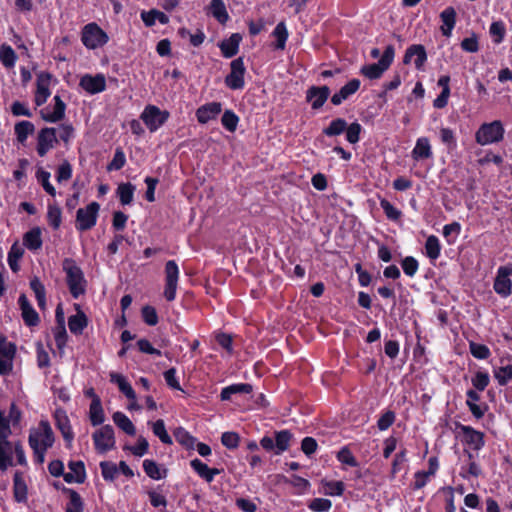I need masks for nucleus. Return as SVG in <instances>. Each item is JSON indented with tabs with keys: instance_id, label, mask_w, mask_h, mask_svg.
Masks as SVG:
<instances>
[{
	"instance_id": "nucleus-1",
	"label": "nucleus",
	"mask_w": 512,
	"mask_h": 512,
	"mask_svg": "<svg viewBox=\"0 0 512 512\" xmlns=\"http://www.w3.org/2000/svg\"><path fill=\"white\" fill-rule=\"evenodd\" d=\"M55 440V433L47 419H41L29 429L28 444L35 463L42 465L45 462L46 453L53 447Z\"/></svg>"
},
{
	"instance_id": "nucleus-2",
	"label": "nucleus",
	"mask_w": 512,
	"mask_h": 512,
	"mask_svg": "<svg viewBox=\"0 0 512 512\" xmlns=\"http://www.w3.org/2000/svg\"><path fill=\"white\" fill-rule=\"evenodd\" d=\"M66 273V282L73 298L77 299L86 291V280L81 268L71 258H65L62 263Z\"/></svg>"
},
{
	"instance_id": "nucleus-3",
	"label": "nucleus",
	"mask_w": 512,
	"mask_h": 512,
	"mask_svg": "<svg viewBox=\"0 0 512 512\" xmlns=\"http://www.w3.org/2000/svg\"><path fill=\"white\" fill-rule=\"evenodd\" d=\"M11 434L9 420L5 412L0 410V470L2 471L13 464V443L9 440Z\"/></svg>"
},
{
	"instance_id": "nucleus-4",
	"label": "nucleus",
	"mask_w": 512,
	"mask_h": 512,
	"mask_svg": "<svg viewBox=\"0 0 512 512\" xmlns=\"http://www.w3.org/2000/svg\"><path fill=\"white\" fill-rule=\"evenodd\" d=\"M504 127L500 120L482 124L475 133V140L478 144L484 146L492 143H498L504 138Z\"/></svg>"
},
{
	"instance_id": "nucleus-5",
	"label": "nucleus",
	"mask_w": 512,
	"mask_h": 512,
	"mask_svg": "<svg viewBox=\"0 0 512 512\" xmlns=\"http://www.w3.org/2000/svg\"><path fill=\"white\" fill-rule=\"evenodd\" d=\"M81 41L90 50L103 47L108 41L107 33L95 22L86 24L81 30Z\"/></svg>"
},
{
	"instance_id": "nucleus-6",
	"label": "nucleus",
	"mask_w": 512,
	"mask_h": 512,
	"mask_svg": "<svg viewBox=\"0 0 512 512\" xmlns=\"http://www.w3.org/2000/svg\"><path fill=\"white\" fill-rule=\"evenodd\" d=\"M395 55V49L393 45H388L380 60L377 63L365 65L361 68V74L368 79H379L383 73L390 67L393 62Z\"/></svg>"
},
{
	"instance_id": "nucleus-7",
	"label": "nucleus",
	"mask_w": 512,
	"mask_h": 512,
	"mask_svg": "<svg viewBox=\"0 0 512 512\" xmlns=\"http://www.w3.org/2000/svg\"><path fill=\"white\" fill-rule=\"evenodd\" d=\"M93 445L98 454H106L116 445L115 432L111 425H103L92 434Z\"/></svg>"
},
{
	"instance_id": "nucleus-8",
	"label": "nucleus",
	"mask_w": 512,
	"mask_h": 512,
	"mask_svg": "<svg viewBox=\"0 0 512 512\" xmlns=\"http://www.w3.org/2000/svg\"><path fill=\"white\" fill-rule=\"evenodd\" d=\"M100 205L91 202L84 208H79L76 213V228L79 231H86L96 225Z\"/></svg>"
},
{
	"instance_id": "nucleus-9",
	"label": "nucleus",
	"mask_w": 512,
	"mask_h": 512,
	"mask_svg": "<svg viewBox=\"0 0 512 512\" xmlns=\"http://www.w3.org/2000/svg\"><path fill=\"white\" fill-rule=\"evenodd\" d=\"M58 143L55 127L41 128L36 137V152L39 157H45Z\"/></svg>"
},
{
	"instance_id": "nucleus-10",
	"label": "nucleus",
	"mask_w": 512,
	"mask_h": 512,
	"mask_svg": "<svg viewBox=\"0 0 512 512\" xmlns=\"http://www.w3.org/2000/svg\"><path fill=\"white\" fill-rule=\"evenodd\" d=\"M165 288L163 296L167 301H173L176 297L178 286L179 268L174 260H169L165 264Z\"/></svg>"
},
{
	"instance_id": "nucleus-11",
	"label": "nucleus",
	"mask_w": 512,
	"mask_h": 512,
	"mask_svg": "<svg viewBox=\"0 0 512 512\" xmlns=\"http://www.w3.org/2000/svg\"><path fill=\"white\" fill-rule=\"evenodd\" d=\"M66 104L60 98L55 95L53 97V104L41 108L39 111L42 120L48 123H58L65 117Z\"/></svg>"
},
{
	"instance_id": "nucleus-12",
	"label": "nucleus",
	"mask_w": 512,
	"mask_h": 512,
	"mask_svg": "<svg viewBox=\"0 0 512 512\" xmlns=\"http://www.w3.org/2000/svg\"><path fill=\"white\" fill-rule=\"evenodd\" d=\"M231 71L225 77V84L232 90H239L244 87V75H245V66L243 62V58L239 57L234 59L230 64Z\"/></svg>"
},
{
	"instance_id": "nucleus-13",
	"label": "nucleus",
	"mask_w": 512,
	"mask_h": 512,
	"mask_svg": "<svg viewBox=\"0 0 512 512\" xmlns=\"http://www.w3.org/2000/svg\"><path fill=\"white\" fill-rule=\"evenodd\" d=\"M51 75L48 73H40L36 79V90L34 94V103L36 107H41L46 103L51 95Z\"/></svg>"
},
{
	"instance_id": "nucleus-14",
	"label": "nucleus",
	"mask_w": 512,
	"mask_h": 512,
	"mask_svg": "<svg viewBox=\"0 0 512 512\" xmlns=\"http://www.w3.org/2000/svg\"><path fill=\"white\" fill-rule=\"evenodd\" d=\"M79 86L90 95L98 94L106 89V77L101 73L85 74L80 78Z\"/></svg>"
},
{
	"instance_id": "nucleus-15",
	"label": "nucleus",
	"mask_w": 512,
	"mask_h": 512,
	"mask_svg": "<svg viewBox=\"0 0 512 512\" xmlns=\"http://www.w3.org/2000/svg\"><path fill=\"white\" fill-rule=\"evenodd\" d=\"M510 275H512V267L501 266L498 269L493 287L495 292L502 297H507L511 294L512 281L509 278Z\"/></svg>"
},
{
	"instance_id": "nucleus-16",
	"label": "nucleus",
	"mask_w": 512,
	"mask_h": 512,
	"mask_svg": "<svg viewBox=\"0 0 512 512\" xmlns=\"http://www.w3.org/2000/svg\"><path fill=\"white\" fill-rule=\"evenodd\" d=\"M330 95L328 86H311L306 92V100L311 103L314 110L320 109Z\"/></svg>"
},
{
	"instance_id": "nucleus-17",
	"label": "nucleus",
	"mask_w": 512,
	"mask_h": 512,
	"mask_svg": "<svg viewBox=\"0 0 512 512\" xmlns=\"http://www.w3.org/2000/svg\"><path fill=\"white\" fill-rule=\"evenodd\" d=\"M413 57H415L414 64H415L416 69H418V70L422 69L425 62L427 61V53H426L425 47L421 44H413V45L409 46L405 51V54L403 57V63L404 64L411 63Z\"/></svg>"
},
{
	"instance_id": "nucleus-18",
	"label": "nucleus",
	"mask_w": 512,
	"mask_h": 512,
	"mask_svg": "<svg viewBox=\"0 0 512 512\" xmlns=\"http://www.w3.org/2000/svg\"><path fill=\"white\" fill-rule=\"evenodd\" d=\"M18 304L21 310V316L23 318L24 323L30 327L38 325L39 315L30 304L26 295H20L18 299Z\"/></svg>"
},
{
	"instance_id": "nucleus-19",
	"label": "nucleus",
	"mask_w": 512,
	"mask_h": 512,
	"mask_svg": "<svg viewBox=\"0 0 512 512\" xmlns=\"http://www.w3.org/2000/svg\"><path fill=\"white\" fill-rule=\"evenodd\" d=\"M222 105L219 102H210L200 106L196 111V117L199 123L206 124L221 113Z\"/></svg>"
},
{
	"instance_id": "nucleus-20",
	"label": "nucleus",
	"mask_w": 512,
	"mask_h": 512,
	"mask_svg": "<svg viewBox=\"0 0 512 512\" xmlns=\"http://www.w3.org/2000/svg\"><path fill=\"white\" fill-rule=\"evenodd\" d=\"M35 132V125L28 120H21L14 125V135L17 144L26 146L28 138Z\"/></svg>"
},
{
	"instance_id": "nucleus-21",
	"label": "nucleus",
	"mask_w": 512,
	"mask_h": 512,
	"mask_svg": "<svg viewBox=\"0 0 512 512\" xmlns=\"http://www.w3.org/2000/svg\"><path fill=\"white\" fill-rule=\"evenodd\" d=\"M74 308L77 313L68 318V327L72 334L80 335L88 325V318L79 304H74Z\"/></svg>"
},
{
	"instance_id": "nucleus-22",
	"label": "nucleus",
	"mask_w": 512,
	"mask_h": 512,
	"mask_svg": "<svg viewBox=\"0 0 512 512\" xmlns=\"http://www.w3.org/2000/svg\"><path fill=\"white\" fill-rule=\"evenodd\" d=\"M460 430L464 436L465 442L472 446L473 449L480 450L484 446V434L482 432L466 425H460Z\"/></svg>"
},
{
	"instance_id": "nucleus-23",
	"label": "nucleus",
	"mask_w": 512,
	"mask_h": 512,
	"mask_svg": "<svg viewBox=\"0 0 512 512\" xmlns=\"http://www.w3.org/2000/svg\"><path fill=\"white\" fill-rule=\"evenodd\" d=\"M54 418L64 440L70 444L74 439V433L67 414L64 411H56Z\"/></svg>"
},
{
	"instance_id": "nucleus-24",
	"label": "nucleus",
	"mask_w": 512,
	"mask_h": 512,
	"mask_svg": "<svg viewBox=\"0 0 512 512\" xmlns=\"http://www.w3.org/2000/svg\"><path fill=\"white\" fill-rule=\"evenodd\" d=\"M360 88V80L352 79L345 84L338 92L331 97L333 105H340L343 101L347 100L351 95L356 93Z\"/></svg>"
},
{
	"instance_id": "nucleus-25",
	"label": "nucleus",
	"mask_w": 512,
	"mask_h": 512,
	"mask_svg": "<svg viewBox=\"0 0 512 512\" xmlns=\"http://www.w3.org/2000/svg\"><path fill=\"white\" fill-rule=\"evenodd\" d=\"M69 472L63 474L67 483H82L85 480V467L81 461H71L68 464Z\"/></svg>"
},
{
	"instance_id": "nucleus-26",
	"label": "nucleus",
	"mask_w": 512,
	"mask_h": 512,
	"mask_svg": "<svg viewBox=\"0 0 512 512\" xmlns=\"http://www.w3.org/2000/svg\"><path fill=\"white\" fill-rule=\"evenodd\" d=\"M89 420L93 426L102 425L105 421V413L99 396L94 395L89 406Z\"/></svg>"
},
{
	"instance_id": "nucleus-27",
	"label": "nucleus",
	"mask_w": 512,
	"mask_h": 512,
	"mask_svg": "<svg viewBox=\"0 0 512 512\" xmlns=\"http://www.w3.org/2000/svg\"><path fill=\"white\" fill-rule=\"evenodd\" d=\"M141 119L151 132L156 131L160 125L159 108L153 105L147 106L141 114Z\"/></svg>"
},
{
	"instance_id": "nucleus-28",
	"label": "nucleus",
	"mask_w": 512,
	"mask_h": 512,
	"mask_svg": "<svg viewBox=\"0 0 512 512\" xmlns=\"http://www.w3.org/2000/svg\"><path fill=\"white\" fill-rule=\"evenodd\" d=\"M242 40V36L239 33L232 34L228 39L223 40L219 44V48L222 55L225 58H232L239 51V44Z\"/></svg>"
},
{
	"instance_id": "nucleus-29",
	"label": "nucleus",
	"mask_w": 512,
	"mask_h": 512,
	"mask_svg": "<svg viewBox=\"0 0 512 512\" xmlns=\"http://www.w3.org/2000/svg\"><path fill=\"white\" fill-rule=\"evenodd\" d=\"M24 253V247L18 241L11 245L7 255V262L10 269L14 273H17L20 270V260L22 259Z\"/></svg>"
},
{
	"instance_id": "nucleus-30",
	"label": "nucleus",
	"mask_w": 512,
	"mask_h": 512,
	"mask_svg": "<svg viewBox=\"0 0 512 512\" xmlns=\"http://www.w3.org/2000/svg\"><path fill=\"white\" fill-rule=\"evenodd\" d=\"M42 231L39 227H34L23 235V246L30 251L39 250L42 247Z\"/></svg>"
},
{
	"instance_id": "nucleus-31",
	"label": "nucleus",
	"mask_w": 512,
	"mask_h": 512,
	"mask_svg": "<svg viewBox=\"0 0 512 512\" xmlns=\"http://www.w3.org/2000/svg\"><path fill=\"white\" fill-rule=\"evenodd\" d=\"M193 470L205 481L212 482L214 477L220 473V470L217 468H209L205 463H203L199 459H193L190 462Z\"/></svg>"
},
{
	"instance_id": "nucleus-32",
	"label": "nucleus",
	"mask_w": 512,
	"mask_h": 512,
	"mask_svg": "<svg viewBox=\"0 0 512 512\" xmlns=\"http://www.w3.org/2000/svg\"><path fill=\"white\" fill-rule=\"evenodd\" d=\"M442 26L440 27L441 32L444 36H451L452 30L456 24V11L453 7H447L440 14Z\"/></svg>"
},
{
	"instance_id": "nucleus-33",
	"label": "nucleus",
	"mask_w": 512,
	"mask_h": 512,
	"mask_svg": "<svg viewBox=\"0 0 512 512\" xmlns=\"http://www.w3.org/2000/svg\"><path fill=\"white\" fill-rule=\"evenodd\" d=\"M252 390L253 387L249 383L232 384L222 389L220 398L222 401H228L234 394H249Z\"/></svg>"
},
{
	"instance_id": "nucleus-34",
	"label": "nucleus",
	"mask_w": 512,
	"mask_h": 512,
	"mask_svg": "<svg viewBox=\"0 0 512 512\" xmlns=\"http://www.w3.org/2000/svg\"><path fill=\"white\" fill-rule=\"evenodd\" d=\"M109 378L112 383L118 386L119 390L127 397V399H134L135 391L125 376L117 372H110Z\"/></svg>"
},
{
	"instance_id": "nucleus-35",
	"label": "nucleus",
	"mask_w": 512,
	"mask_h": 512,
	"mask_svg": "<svg viewBox=\"0 0 512 512\" xmlns=\"http://www.w3.org/2000/svg\"><path fill=\"white\" fill-rule=\"evenodd\" d=\"M114 424L124 433L130 436L136 434V428L132 421L121 411H116L112 415Z\"/></svg>"
},
{
	"instance_id": "nucleus-36",
	"label": "nucleus",
	"mask_w": 512,
	"mask_h": 512,
	"mask_svg": "<svg viewBox=\"0 0 512 512\" xmlns=\"http://www.w3.org/2000/svg\"><path fill=\"white\" fill-rule=\"evenodd\" d=\"M136 187L130 182L120 183L116 189V196L118 197L121 205H130L134 199Z\"/></svg>"
},
{
	"instance_id": "nucleus-37",
	"label": "nucleus",
	"mask_w": 512,
	"mask_h": 512,
	"mask_svg": "<svg viewBox=\"0 0 512 512\" xmlns=\"http://www.w3.org/2000/svg\"><path fill=\"white\" fill-rule=\"evenodd\" d=\"M432 156L431 146L428 138L422 137L419 138L416 142V145L412 151V157L415 160L419 159H428Z\"/></svg>"
},
{
	"instance_id": "nucleus-38",
	"label": "nucleus",
	"mask_w": 512,
	"mask_h": 512,
	"mask_svg": "<svg viewBox=\"0 0 512 512\" xmlns=\"http://www.w3.org/2000/svg\"><path fill=\"white\" fill-rule=\"evenodd\" d=\"M17 61V55L13 48L8 44L0 46V62L6 69L14 68Z\"/></svg>"
},
{
	"instance_id": "nucleus-39",
	"label": "nucleus",
	"mask_w": 512,
	"mask_h": 512,
	"mask_svg": "<svg viewBox=\"0 0 512 512\" xmlns=\"http://www.w3.org/2000/svg\"><path fill=\"white\" fill-rule=\"evenodd\" d=\"M208 9L212 16L222 24L226 23L229 19L223 0H211Z\"/></svg>"
},
{
	"instance_id": "nucleus-40",
	"label": "nucleus",
	"mask_w": 512,
	"mask_h": 512,
	"mask_svg": "<svg viewBox=\"0 0 512 512\" xmlns=\"http://www.w3.org/2000/svg\"><path fill=\"white\" fill-rule=\"evenodd\" d=\"M347 128V121L343 118L333 119L330 124L323 129V134L328 137L339 136Z\"/></svg>"
},
{
	"instance_id": "nucleus-41",
	"label": "nucleus",
	"mask_w": 512,
	"mask_h": 512,
	"mask_svg": "<svg viewBox=\"0 0 512 512\" xmlns=\"http://www.w3.org/2000/svg\"><path fill=\"white\" fill-rule=\"evenodd\" d=\"M292 438V434L288 430H282L275 432V453L281 454L286 451L290 446V441Z\"/></svg>"
},
{
	"instance_id": "nucleus-42",
	"label": "nucleus",
	"mask_w": 512,
	"mask_h": 512,
	"mask_svg": "<svg viewBox=\"0 0 512 512\" xmlns=\"http://www.w3.org/2000/svg\"><path fill=\"white\" fill-rule=\"evenodd\" d=\"M272 35L276 38V43L274 44L275 49L284 50L289 35L285 23H278L273 30Z\"/></svg>"
},
{
	"instance_id": "nucleus-43",
	"label": "nucleus",
	"mask_w": 512,
	"mask_h": 512,
	"mask_svg": "<svg viewBox=\"0 0 512 512\" xmlns=\"http://www.w3.org/2000/svg\"><path fill=\"white\" fill-rule=\"evenodd\" d=\"M68 502L66 504V512H83V501L79 493L75 490L68 489Z\"/></svg>"
},
{
	"instance_id": "nucleus-44",
	"label": "nucleus",
	"mask_w": 512,
	"mask_h": 512,
	"mask_svg": "<svg viewBox=\"0 0 512 512\" xmlns=\"http://www.w3.org/2000/svg\"><path fill=\"white\" fill-rule=\"evenodd\" d=\"M55 344L60 354H63L64 348L67 344L68 335L66 332L65 324L61 321L60 325H57L53 330Z\"/></svg>"
},
{
	"instance_id": "nucleus-45",
	"label": "nucleus",
	"mask_w": 512,
	"mask_h": 512,
	"mask_svg": "<svg viewBox=\"0 0 512 512\" xmlns=\"http://www.w3.org/2000/svg\"><path fill=\"white\" fill-rule=\"evenodd\" d=\"M30 287H31L32 291L35 294L38 306L41 309L45 308V305H46V292H45L44 285L41 283V281L37 277H34L30 281Z\"/></svg>"
},
{
	"instance_id": "nucleus-46",
	"label": "nucleus",
	"mask_w": 512,
	"mask_h": 512,
	"mask_svg": "<svg viewBox=\"0 0 512 512\" xmlns=\"http://www.w3.org/2000/svg\"><path fill=\"white\" fill-rule=\"evenodd\" d=\"M426 255L431 260H436L440 256L441 245L439 239L435 235H430L425 243Z\"/></svg>"
},
{
	"instance_id": "nucleus-47",
	"label": "nucleus",
	"mask_w": 512,
	"mask_h": 512,
	"mask_svg": "<svg viewBox=\"0 0 512 512\" xmlns=\"http://www.w3.org/2000/svg\"><path fill=\"white\" fill-rule=\"evenodd\" d=\"M47 221L54 229H58L62 222V212L58 205L48 204Z\"/></svg>"
},
{
	"instance_id": "nucleus-48",
	"label": "nucleus",
	"mask_w": 512,
	"mask_h": 512,
	"mask_svg": "<svg viewBox=\"0 0 512 512\" xmlns=\"http://www.w3.org/2000/svg\"><path fill=\"white\" fill-rule=\"evenodd\" d=\"M149 444L146 438L140 436L134 445H125L124 450L130 451L134 456L142 457L148 451Z\"/></svg>"
},
{
	"instance_id": "nucleus-49",
	"label": "nucleus",
	"mask_w": 512,
	"mask_h": 512,
	"mask_svg": "<svg viewBox=\"0 0 512 512\" xmlns=\"http://www.w3.org/2000/svg\"><path fill=\"white\" fill-rule=\"evenodd\" d=\"M36 178L46 193H48L52 197L56 195V190L54 186L50 183V173L48 171L39 169L36 173Z\"/></svg>"
},
{
	"instance_id": "nucleus-50",
	"label": "nucleus",
	"mask_w": 512,
	"mask_h": 512,
	"mask_svg": "<svg viewBox=\"0 0 512 512\" xmlns=\"http://www.w3.org/2000/svg\"><path fill=\"white\" fill-rule=\"evenodd\" d=\"M10 111L14 117H27L30 118L33 116L31 109L29 108L28 103L22 101H14L10 105Z\"/></svg>"
},
{
	"instance_id": "nucleus-51",
	"label": "nucleus",
	"mask_w": 512,
	"mask_h": 512,
	"mask_svg": "<svg viewBox=\"0 0 512 512\" xmlns=\"http://www.w3.org/2000/svg\"><path fill=\"white\" fill-rule=\"evenodd\" d=\"M163 377L170 389L184 392L180 385L179 377L177 376V370L175 368H169L164 371Z\"/></svg>"
},
{
	"instance_id": "nucleus-52",
	"label": "nucleus",
	"mask_w": 512,
	"mask_h": 512,
	"mask_svg": "<svg viewBox=\"0 0 512 512\" xmlns=\"http://www.w3.org/2000/svg\"><path fill=\"white\" fill-rule=\"evenodd\" d=\"M16 349L12 350L8 355L0 353V375H8L13 370V359Z\"/></svg>"
},
{
	"instance_id": "nucleus-53",
	"label": "nucleus",
	"mask_w": 512,
	"mask_h": 512,
	"mask_svg": "<svg viewBox=\"0 0 512 512\" xmlns=\"http://www.w3.org/2000/svg\"><path fill=\"white\" fill-rule=\"evenodd\" d=\"M126 163L125 153L121 148L115 150L114 156L110 163L107 165V171H118L124 167Z\"/></svg>"
},
{
	"instance_id": "nucleus-54",
	"label": "nucleus",
	"mask_w": 512,
	"mask_h": 512,
	"mask_svg": "<svg viewBox=\"0 0 512 512\" xmlns=\"http://www.w3.org/2000/svg\"><path fill=\"white\" fill-rule=\"evenodd\" d=\"M239 122L238 116L231 110H226L221 118L223 127L229 132H234L237 129Z\"/></svg>"
},
{
	"instance_id": "nucleus-55",
	"label": "nucleus",
	"mask_w": 512,
	"mask_h": 512,
	"mask_svg": "<svg viewBox=\"0 0 512 512\" xmlns=\"http://www.w3.org/2000/svg\"><path fill=\"white\" fill-rule=\"evenodd\" d=\"M100 468L103 478L107 481H113L118 476V467L113 462L103 461Z\"/></svg>"
},
{
	"instance_id": "nucleus-56",
	"label": "nucleus",
	"mask_w": 512,
	"mask_h": 512,
	"mask_svg": "<svg viewBox=\"0 0 512 512\" xmlns=\"http://www.w3.org/2000/svg\"><path fill=\"white\" fill-rule=\"evenodd\" d=\"M490 35L493 37V41L496 44H500L506 33L505 25L502 21H495L490 25Z\"/></svg>"
},
{
	"instance_id": "nucleus-57",
	"label": "nucleus",
	"mask_w": 512,
	"mask_h": 512,
	"mask_svg": "<svg viewBox=\"0 0 512 512\" xmlns=\"http://www.w3.org/2000/svg\"><path fill=\"white\" fill-rule=\"evenodd\" d=\"M494 377L500 386H505L510 380H512V364L502 366L498 370L494 371Z\"/></svg>"
},
{
	"instance_id": "nucleus-58",
	"label": "nucleus",
	"mask_w": 512,
	"mask_h": 512,
	"mask_svg": "<svg viewBox=\"0 0 512 512\" xmlns=\"http://www.w3.org/2000/svg\"><path fill=\"white\" fill-rule=\"evenodd\" d=\"M362 126L358 122H353L350 125L347 124V128L344 131L346 133V140L351 144H356L360 140V134Z\"/></svg>"
},
{
	"instance_id": "nucleus-59",
	"label": "nucleus",
	"mask_w": 512,
	"mask_h": 512,
	"mask_svg": "<svg viewBox=\"0 0 512 512\" xmlns=\"http://www.w3.org/2000/svg\"><path fill=\"white\" fill-rule=\"evenodd\" d=\"M380 206L388 219L392 221H397L400 219L402 215L401 211L395 208L388 200L384 198L381 199Z\"/></svg>"
},
{
	"instance_id": "nucleus-60",
	"label": "nucleus",
	"mask_w": 512,
	"mask_h": 512,
	"mask_svg": "<svg viewBox=\"0 0 512 512\" xmlns=\"http://www.w3.org/2000/svg\"><path fill=\"white\" fill-rule=\"evenodd\" d=\"M309 509L314 512H327L332 507V502L326 498H314L308 504Z\"/></svg>"
},
{
	"instance_id": "nucleus-61",
	"label": "nucleus",
	"mask_w": 512,
	"mask_h": 512,
	"mask_svg": "<svg viewBox=\"0 0 512 512\" xmlns=\"http://www.w3.org/2000/svg\"><path fill=\"white\" fill-rule=\"evenodd\" d=\"M9 420L10 426L14 428H20L21 427V421H22V412L17 407L16 404L12 403L9 408L8 415L6 416Z\"/></svg>"
},
{
	"instance_id": "nucleus-62",
	"label": "nucleus",
	"mask_w": 512,
	"mask_h": 512,
	"mask_svg": "<svg viewBox=\"0 0 512 512\" xmlns=\"http://www.w3.org/2000/svg\"><path fill=\"white\" fill-rule=\"evenodd\" d=\"M14 496L18 502L25 501L27 498L26 485L17 474L14 477Z\"/></svg>"
},
{
	"instance_id": "nucleus-63",
	"label": "nucleus",
	"mask_w": 512,
	"mask_h": 512,
	"mask_svg": "<svg viewBox=\"0 0 512 512\" xmlns=\"http://www.w3.org/2000/svg\"><path fill=\"white\" fill-rule=\"evenodd\" d=\"M469 348L470 353L477 359H487L491 354L489 348L484 344L470 342Z\"/></svg>"
},
{
	"instance_id": "nucleus-64",
	"label": "nucleus",
	"mask_w": 512,
	"mask_h": 512,
	"mask_svg": "<svg viewBox=\"0 0 512 512\" xmlns=\"http://www.w3.org/2000/svg\"><path fill=\"white\" fill-rule=\"evenodd\" d=\"M401 265L404 273L409 277H413L419 267L418 261L412 256L405 257L402 260Z\"/></svg>"
}]
</instances>
